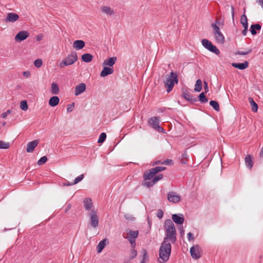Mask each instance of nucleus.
I'll return each instance as SVG.
<instances>
[{"label": "nucleus", "mask_w": 263, "mask_h": 263, "mask_svg": "<svg viewBox=\"0 0 263 263\" xmlns=\"http://www.w3.org/2000/svg\"><path fill=\"white\" fill-rule=\"evenodd\" d=\"M164 228L166 236L164 238L163 241H171L172 243H175L177 240V233L175 225L171 219H166L165 221Z\"/></svg>", "instance_id": "obj_1"}, {"label": "nucleus", "mask_w": 263, "mask_h": 263, "mask_svg": "<svg viewBox=\"0 0 263 263\" xmlns=\"http://www.w3.org/2000/svg\"><path fill=\"white\" fill-rule=\"evenodd\" d=\"M171 253L170 242L163 241L159 250V260L160 263L166 262L169 259Z\"/></svg>", "instance_id": "obj_2"}, {"label": "nucleus", "mask_w": 263, "mask_h": 263, "mask_svg": "<svg viewBox=\"0 0 263 263\" xmlns=\"http://www.w3.org/2000/svg\"><path fill=\"white\" fill-rule=\"evenodd\" d=\"M177 72L171 71L170 74L166 75L163 83L166 91L170 92L173 88L175 84H178L179 79Z\"/></svg>", "instance_id": "obj_3"}, {"label": "nucleus", "mask_w": 263, "mask_h": 263, "mask_svg": "<svg viewBox=\"0 0 263 263\" xmlns=\"http://www.w3.org/2000/svg\"><path fill=\"white\" fill-rule=\"evenodd\" d=\"M77 60L78 56L76 52L72 51L60 63L59 66L61 68H63L65 66L72 65Z\"/></svg>", "instance_id": "obj_4"}, {"label": "nucleus", "mask_w": 263, "mask_h": 263, "mask_svg": "<svg viewBox=\"0 0 263 263\" xmlns=\"http://www.w3.org/2000/svg\"><path fill=\"white\" fill-rule=\"evenodd\" d=\"M165 170V167L156 166L146 171L143 174V178L145 181L152 180L158 173Z\"/></svg>", "instance_id": "obj_5"}, {"label": "nucleus", "mask_w": 263, "mask_h": 263, "mask_svg": "<svg viewBox=\"0 0 263 263\" xmlns=\"http://www.w3.org/2000/svg\"><path fill=\"white\" fill-rule=\"evenodd\" d=\"M211 26L213 28V33L216 42L220 44H223L225 42V39L224 36L220 31L219 27L215 24H212Z\"/></svg>", "instance_id": "obj_6"}, {"label": "nucleus", "mask_w": 263, "mask_h": 263, "mask_svg": "<svg viewBox=\"0 0 263 263\" xmlns=\"http://www.w3.org/2000/svg\"><path fill=\"white\" fill-rule=\"evenodd\" d=\"M201 43L202 46L211 52L215 53L217 55H218L220 53L219 50L215 45H213L211 42L208 40L202 39Z\"/></svg>", "instance_id": "obj_7"}, {"label": "nucleus", "mask_w": 263, "mask_h": 263, "mask_svg": "<svg viewBox=\"0 0 263 263\" xmlns=\"http://www.w3.org/2000/svg\"><path fill=\"white\" fill-rule=\"evenodd\" d=\"M90 217V224L93 228L98 227L99 224V217L97 214V211L92 210L90 213L89 214Z\"/></svg>", "instance_id": "obj_8"}, {"label": "nucleus", "mask_w": 263, "mask_h": 263, "mask_svg": "<svg viewBox=\"0 0 263 263\" xmlns=\"http://www.w3.org/2000/svg\"><path fill=\"white\" fill-rule=\"evenodd\" d=\"M190 253L192 257L195 259H198L201 257V248L198 245H195L190 249Z\"/></svg>", "instance_id": "obj_9"}, {"label": "nucleus", "mask_w": 263, "mask_h": 263, "mask_svg": "<svg viewBox=\"0 0 263 263\" xmlns=\"http://www.w3.org/2000/svg\"><path fill=\"white\" fill-rule=\"evenodd\" d=\"M163 178L162 174H159L158 175L155 176V177L151 181L146 180L143 183V185L146 186L147 187H149L151 186H153L155 183H156L159 180L162 179Z\"/></svg>", "instance_id": "obj_10"}, {"label": "nucleus", "mask_w": 263, "mask_h": 263, "mask_svg": "<svg viewBox=\"0 0 263 263\" xmlns=\"http://www.w3.org/2000/svg\"><path fill=\"white\" fill-rule=\"evenodd\" d=\"M29 36L27 31H21L15 35L14 39L16 42H20L26 40Z\"/></svg>", "instance_id": "obj_11"}, {"label": "nucleus", "mask_w": 263, "mask_h": 263, "mask_svg": "<svg viewBox=\"0 0 263 263\" xmlns=\"http://www.w3.org/2000/svg\"><path fill=\"white\" fill-rule=\"evenodd\" d=\"M167 199L173 203H178L181 199L180 196L177 195L174 192H170L167 194Z\"/></svg>", "instance_id": "obj_12"}, {"label": "nucleus", "mask_w": 263, "mask_h": 263, "mask_svg": "<svg viewBox=\"0 0 263 263\" xmlns=\"http://www.w3.org/2000/svg\"><path fill=\"white\" fill-rule=\"evenodd\" d=\"M19 18V15L13 12L8 13L7 15L6 18L5 19V22L6 23H14L17 21Z\"/></svg>", "instance_id": "obj_13"}, {"label": "nucleus", "mask_w": 263, "mask_h": 263, "mask_svg": "<svg viewBox=\"0 0 263 263\" xmlns=\"http://www.w3.org/2000/svg\"><path fill=\"white\" fill-rule=\"evenodd\" d=\"M160 117H153L148 120V124L155 129L159 126Z\"/></svg>", "instance_id": "obj_14"}, {"label": "nucleus", "mask_w": 263, "mask_h": 263, "mask_svg": "<svg viewBox=\"0 0 263 263\" xmlns=\"http://www.w3.org/2000/svg\"><path fill=\"white\" fill-rule=\"evenodd\" d=\"M39 143V140H34L28 143L27 145L26 151L28 153L32 152L34 151V148L37 146Z\"/></svg>", "instance_id": "obj_15"}, {"label": "nucleus", "mask_w": 263, "mask_h": 263, "mask_svg": "<svg viewBox=\"0 0 263 263\" xmlns=\"http://www.w3.org/2000/svg\"><path fill=\"white\" fill-rule=\"evenodd\" d=\"M86 86L85 83H82L76 86L75 95L78 96L85 91Z\"/></svg>", "instance_id": "obj_16"}, {"label": "nucleus", "mask_w": 263, "mask_h": 263, "mask_svg": "<svg viewBox=\"0 0 263 263\" xmlns=\"http://www.w3.org/2000/svg\"><path fill=\"white\" fill-rule=\"evenodd\" d=\"M183 98L187 100L188 101L191 102L192 103H194L197 101V99L196 98L193 97V96L190 95L187 90L183 91Z\"/></svg>", "instance_id": "obj_17"}, {"label": "nucleus", "mask_w": 263, "mask_h": 263, "mask_svg": "<svg viewBox=\"0 0 263 263\" xmlns=\"http://www.w3.org/2000/svg\"><path fill=\"white\" fill-rule=\"evenodd\" d=\"M172 219L174 222L178 224H182L184 220L182 214H173L172 215Z\"/></svg>", "instance_id": "obj_18"}, {"label": "nucleus", "mask_w": 263, "mask_h": 263, "mask_svg": "<svg viewBox=\"0 0 263 263\" xmlns=\"http://www.w3.org/2000/svg\"><path fill=\"white\" fill-rule=\"evenodd\" d=\"M245 162L246 167L251 170L253 166V162L252 160V156L251 155H247L245 158Z\"/></svg>", "instance_id": "obj_19"}, {"label": "nucleus", "mask_w": 263, "mask_h": 263, "mask_svg": "<svg viewBox=\"0 0 263 263\" xmlns=\"http://www.w3.org/2000/svg\"><path fill=\"white\" fill-rule=\"evenodd\" d=\"M248 62L245 61L243 63H232V66L235 68H238L240 70H243L248 67Z\"/></svg>", "instance_id": "obj_20"}, {"label": "nucleus", "mask_w": 263, "mask_h": 263, "mask_svg": "<svg viewBox=\"0 0 263 263\" xmlns=\"http://www.w3.org/2000/svg\"><path fill=\"white\" fill-rule=\"evenodd\" d=\"M114 69L110 67H106V66L103 68L101 72L100 76L102 77H106L108 75L113 73Z\"/></svg>", "instance_id": "obj_21"}, {"label": "nucleus", "mask_w": 263, "mask_h": 263, "mask_svg": "<svg viewBox=\"0 0 263 263\" xmlns=\"http://www.w3.org/2000/svg\"><path fill=\"white\" fill-rule=\"evenodd\" d=\"M85 42L82 40H76L73 43V48L77 50H80L84 47Z\"/></svg>", "instance_id": "obj_22"}, {"label": "nucleus", "mask_w": 263, "mask_h": 263, "mask_svg": "<svg viewBox=\"0 0 263 263\" xmlns=\"http://www.w3.org/2000/svg\"><path fill=\"white\" fill-rule=\"evenodd\" d=\"M84 206L86 210L89 211L93 206L92 200L90 198H85L83 200Z\"/></svg>", "instance_id": "obj_23"}, {"label": "nucleus", "mask_w": 263, "mask_h": 263, "mask_svg": "<svg viewBox=\"0 0 263 263\" xmlns=\"http://www.w3.org/2000/svg\"><path fill=\"white\" fill-rule=\"evenodd\" d=\"M117 57H111L108 58V59L104 60L103 64L104 66H108L111 67L115 64L116 62L117 61Z\"/></svg>", "instance_id": "obj_24"}, {"label": "nucleus", "mask_w": 263, "mask_h": 263, "mask_svg": "<svg viewBox=\"0 0 263 263\" xmlns=\"http://www.w3.org/2000/svg\"><path fill=\"white\" fill-rule=\"evenodd\" d=\"M60 101V99L57 96H53L50 98L49 100V104L50 106L52 107H54L57 106Z\"/></svg>", "instance_id": "obj_25"}, {"label": "nucleus", "mask_w": 263, "mask_h": 263, "mask_svg": "<svg viewBox=\"0 0 263 263\" xmlns=\"http://www.w3.org/2000/svg\"><path fill=\"white\" fill-rule=\"evenodd\" d=\"M101 10L103 13L108 15H112L114 14V11L108 6H103L101 7Z\"/></svg>", "instance_id": "obj_26"}, {"label": "nucleus", "mask_w": 263, "mask_h": 263, "mask_svg": "<svg viewBox=\"0 0 263 263\" xmlns=\"http://www.w3.org/2000/svg\"><path fill=\"white\" fill-rule=\"evenodd\" d=\"M81 59L83 62L89 63L92 60L93 56L90 53H85L82 55Z\"/></svg>", "instance_id": "obj_27"}, {"label": "nucleus", "mask_w": 263, "mask_h": 263, "mask_svg": "<svg viewBox=\"0 0 263 263\" xmlns=\"http://www.w3.org/2000/svg\"><path fill=\"white\" fill-rule=\"evenodd\" d=\"M261 29V25L259 24L252 25L250 27V31L252 35H255L257 32L256 30H260Z\"/></svg>", "instance_id": "obj_28"}, {"label": "nucleus", "mask_w": 263, "mask_h": 263, "mask_svg": "<svg viewBox=\"0 0 263 263\" xmlns=\"http://www.w3.org/2000/svg\"><path fill=\"white\" fill-rule=\"evenodd\" d=\"M249 102L251 106V109L253 112H256L258 110V105L256 103L254 102L252 98H249Z\"/></svg>", "instance_id": "obj_29"}, {"label": "nucleus", "mask_w": 263, "mask_h": 263, "mask_svg": "<svg viewBox=\"0 0 263 263\" xmlns=\"http://www.w3.org/2000/svg\"><path fill=\"white\" fill-rule=\"evenodd\" d=\"M107 241L106 238H105L101 240L99 244L97 245V249L98 253L101 252L104 249L106 245V242Z\"/></svg>", "instance_id": "obj_30"}, {"label": "nucleus", "mask_w": 263, "mask_h": 263, "mask_svg": "<svg viewBox=\"0 0 263 263\" xmlns=\"http://www.w3.org/2000/svg\"><path fill=\"white\" fill-rule=\"evenodd\" d=\"M126 231L128 233V238H130L133 240L137 238L139 234L138 231H132L130 229H127Z\"/></svg>", "instance_id": "obj_31"}, {"label": "nucleus", "mask_w": 263, "mask_h": 263, "mask_svg": "<svg viewBox=\"0 0 263 263\" xmlns=\"http://www.w3.org/2000/svg\"><path fill=\"white\" fill-rule=\"evenodd\" d=\"M51 92L53 95H58L59 93V88L57 83H52Z\"/></svg>", "instance_id": "obj_32"}, {"label": "nucleus", "mask_w": 263, "mask_h": 263, "mask_svg": "<svg viewBox=\"0 0 263 263\" xmlns=\"http://www.w3.org/2000/svg\"><path fill=\"white\" fill-rule=\"evenodd\" d=\"M202 89V82L200 79H198L195 85L194 90L196 92H200Z\"/></svg>", "instance_id": "obj_33"}, {"label": "nucleus", "mask_w": 263, "mask_h": 263, "mask_svg": "<svg viewBox=\"0 0 263 263\" xmlns=\"http://www.w3.org/2000/svg\"><path fill=\"white\" fill-rule=\"evenodd\" d=\"M240 23L243 27H248V19L245 14H243L241 16Z\"/></svg>", "instance_id": "obj_34"}, {"label": "nucleus", "mask_w": 263, "mask_h": 263, "mask_svg": "<svg viewBox=\"0 0 263 263\" xmlns=\"http://www.w3.org/2000/svg\"><path fill=\"white\" fill-rule=\"evenodd\" d=\"M198 98H199V100L202 103H205L208 102V101L207 98L205 97L204 93L203 92H201L199 95Z\"/></svg>", "instance_id": "obj_35"}, {"label": "nucleus", "mask_w": 263, "mask_h": 263, "mask_svg": "<svg viewBox=\"0 0 263 263\" xmlns=\"http://www.w3.org/2000/svg\"><path fill=\"white\" fill-rule=\"evenodd\" d=\"M210 105L213 107V108L216 111H219V105L218 102L216 101H211L210 102Z\"/></svg>", "instance_id": "obj_36"}, {"label": "nucleus", "mask_w": 263, "mask_h": 263, "mask_svg": "<svg viewBox=\"0 0 263 263\" xmlns=\"http://www.w3.org/2000/svg\"><path fill=\"white\" fill-rule=\"evenodd\" d=\"M10 146L9 142H5L3 141H0V149H7Z\"/></svg>", "instance_id": "obj_37"}, {"label": "nucleus", "mask_w": 263, "mask_h": 263, "mask_svg": "<svg viewBox=\"0 0 263 263\" xmlns=\"http://www.w3.org/2000/svg\"><path fill=\"white\" fill-rule=\"evenodd\" d=\"M27 102L26 100L22 101L20 103V108L23 110H26L28 109Z\"/></svg>", "instance_id": "obj_38"}, {"label": "nucleus", "mask_w": 263, "mask_h": 263, "mask_svg": "<svg viewBox=\"0 0 263 263\" xmlns=\"http://www.w3.org/2000/svg\"><path fill=\"white\" fill-rule=\"evenodd\" d=\"M106 138V134L105 133H101L99 136V138L98 140V142L99 143H103L105 140Z\"/></svg>", "instance_id": "obj_39"}, {"label": "nucleus", "mask_w": 263, "mask_h": 263, "mask_svg": "<svg viewBox=\"0 0 263 263\" xmlns=\"http://www.w3.org/2000/svg\"><path fill=\"white\" fill-rule=\"evenodd\" d=\"M148 259V255L147 251L145 249L143 250V258L141 261H144L146 263V261Z\"/></svg>", "instance_id": "obj_40"}, {"label": "nucleus", "mask_w": 263, "mask_h": 263, "mask_svg": "<svg viewBox=\"0 0 263 263\" xmlns=\"http://www.w3.org/2000/svg\"><path fill=\"white\" fill-rule=\"evenodd\" d=\"M84 178L83 174H81V175L79 176L78 177H76L75 179L74 180V181L73 183H71V184H77L78 182L81 181Z\"/></svg>", "instance_id": "obj_41"}, {"label": "nucleus", "mask_w": 263, "mask_h": 263, "mask_svg": "<svg viewBox=\"0 0 263 263\" xmlns=\"http://www.w3.org/2000/svg\"><path fill=\"white\" fill-rule=\"evenodd\" d=\"M252 51V49H249L248 50H247L246 51H238L237 52L235 53L236 54H239V55H247L249 53H251Z\"/></svg>", "instance_id": "obj_42"}, {"label": "nucleus", "mask_w": 263, "mask_h": 263, "mask_svg": "<svg viewBox=\"0 0 263 263\" xmlns=\"http://www.w3.org/2000/svg\"><path fill=\"white\" fill-rule=\"evenodd\" d=\"M47 160V158L46 156L41 157L37 161V163L38 165H42L45 163Z\"/></svg>", "instance_id": "obj_43"}, {"label": "nucleus", "mask_w": 263, "mask_h": 263, "mask_svg": "<svg viewBox=\"0 0 263 263\" xmlns=\"http://www.w3.org/2000/svg\"><path fill=\"white\" fill-rule=\"evenodd\" d=\"M34 64L37 68H40L43 64L42 60L41 59H36L34 61Z\"/></svg>", "instance_id": "obj_44"}, {"label": "nucleus", "mask_w": 263, "mask_h": 263, "mask_svg": "<svg viewBox=\"0 0 263 263\" xmlns=\"http://www.w3.org/2000/svg\"><path fill=\"white\" fill-rule=\"evenodd\" d=\"M137 255V251L135 249H131L130 250V259H133L135 258Z\"/></svg>", "instance_id": "obj_45"}, {"label": "nucleus", "mask_w": 263, "mask_h": 263, "mask_svg": "<svg viewBox=\"0 0 263 263\" xmlns=\"http://www.w3.org/2000/svg\"><path fill=\"white\" fill-rule=\"evenodd\" d=\"M163 216V212L162 211V210L161 209L158 210L157 211V217L159 218V219H161L162 218Z\"/></svg>", "instance_id": "obj_46"}, {"label": "nucleus", "mask_w": 263, "mask_h": 263, "mask_svg": "<svg viewBox=\"0 0 263 263\" xmlns=\"http://www.w3.org/2000/svg\"><path fill=\"white\" fill-rule=\"evenodd\" d=\"M161 164H165V165H172L173 164V160H172L171 159H166L165 161H163L161 163Z\"/></svg>", "instance_id": "obj_47"}, {"label": "nucleus", "mask_w": 263, "mask_h": 263, "mask_svg": "<svg viewBox=\"0 0 263 263\" xmlns=\"http://www.w3.org/2000/svg\"><path fill=\"white\" fill-rule=\"evenodd\" d=\"M74 103H73L72 104H69L68 106H67V112H71L73 110V108H74Z\"/></svg>", "instance_id": "obj_48"}, {"label": "nucleus", "mask_w": 263, "mask_h": 263, "mask_svg": "<svg viewBox=\"0 0 263 263\" xmlns=\"http://www.w3.org/2000/svg\"><path fill=\"white\" fill-rule=\"evenodd\" d=\"M187 235L189 241L193 240L194 239V235L191 232L188 233Z\"/></svg>", "instance_id": "obj_49"}, {"label": "nucleus", "mask_w": 263, "mask_h": 263, "mask_svg": "<svg viewBox=\"0 0 263 263\" xmlns=\"http://www.w3.org/2000/svg\"><path fill=\"white\" fill-rule=\"evenodd\" d=\"M203 84H204V91H205V92L206 93L209 91V87H208V83L206 81H204Z\"/></svg>", "instance_id": "obj_50"}, {"label": "nucleus", "mask_w": 263, "mask_h": 263, "mask_svg": "<svg viewBox=\"0 0 263 263\" xmlns=\"http://www.w3.org/2000/svg\"><path fill=\"white\" fill-rule=\"evenodd\" d=\"M23 75L24 77L28 78L30 76V72L29 71H26L23 72Z\"/></svg>", "instance_id": "obj_51"}, {"label": "nucleus", "mask_w": 263, "mask_h": 263, "mask_svg": "<svg viewBox=\"0 0 263 263\" xmlns=\"http://www.w3.org/2000/svg\"><path fill=\"white\" fill-rule=\"evenodd\" d=\"M156 130L162 133H165V129H164L162 127H160V126Z\"/></svg>", "instance_id": "obj_52"}, {"label": "nucleus", "mask_w": 263, "mask_h": 263, "mask_svg": "<svg viewBox=\"0 0 263 263\" xmlns=\"http://www.w3.org/2000/svg\"><path fill=\"white\" fill-rule=\"evenodd\" d=\"M243 28L244 29L242 31V34L243 35H246L248 31V27H243Z\"/></svg>", "instance_id": "obj_53"}, {"label": "nucleus", "mask_w": 263, "mask_h": 263, "mask_svg": "<svg viewBox=\"0 0 263 263\" xmlns=\"http://www.w3.org/2000/svg\"><path fill=\"white\" fill-rule=\"evenodd\" d=\"M43 37V35L42 34L37 35L36 36V40L37 41H41L42 40Z\"/></svg>", "instance_id": "obj_54"}, {"label": "nucleus", "mask_w": 263, "mask_h": 263, "mask_svg": "<svg viewBox=\"0 0 263 263\" xmlns=\"http://www.w3.org/2000/svg\"><path fill=\"white\" fill-rule=\"evenodd\" d=\"M135 239H134V240H133V239H132L130 238H128L129 241L130 242L132 245H133L134 246H135Z\"/></svg>", "instance_id": "obj_55"}, {"label": "nucleus", "mask_w": 263, "mask_h": 263, "mask_svg": "<svg viewBox=\"0 0 263 263\" xmlns=\"http://www.w3.org/2000/svg\"><path fill=\"white\" fill-rule=\"evenodd\" d=\"M231 12L232 18L234 19V8L233 6H231Z\"/></svg>", "instance_id": "obj_56"}, {"label": "nucleus", "mask_w": 263, "mask_h": 263, "mask_svg": "<svg viewBox=\"0 0 263 263\" xmlns=\"http://www.w3.org/2000/svg\"><path fill=\"white\" fill-rule=\"evenodd\" d=\"M7 115H8L7 112H4L2 114L1 117H2L3 118H6L7 117Z\"/></svg>", "instance_id": "obj_57"}, {"label": "nucleus", "mask_w": 263, "mask_h": 263, "mask_svg": "<svg viewBox=\"0 0 263 263\" xmlns=\"http://www.w3.org/2000/svg\"><path fill=\"white\" fill-rule=\"evenodd\" d=\"M179 230H180V233L182 234V235H183L184 234V231L183 230V228L182 226H180L179 227Z\"/></svg>", "instance_id": "obj_58"}, {"label": "nucleus", "mask_w": 263, "mask_h": 263, "mask_svg": "<svg viewBox=\"0 0 263 263\" xmlns=\"http://www.w3.org/2000/svg\"><path fill=\"white\" fill-rule=\"evenodd\" d=\"M124 216H125V218L126 219H131V220H132V218H130V216L129 214H125Z\"/></svg>", "instance_id": "obj_59"}, {"label": "nucleus", "mask_w": 263, "mask_h": 263, "mask_svg": "<svg viewBox=\"0 0 263 263\" xmlns=\"http://www.w3.org/2000/svg\"><path fill=\"white\" fill-rule=\"evenodd\" d=\"M259 156L260 157H263V146H262V147L261 148V149L260 152V153H259Z\"/></svg>", "instance_id": "obj_60"}, {"label": "nucleus", "mask_w": 263, "mask_h": 263, "mask_svg": "<svg viewBox=\"0 0 263 263\" xmlns=\"http://www.w3.org/2000/svg\"><path fill=\"white\" fill-rule=\"evenodd\" d=\"M187 156V154H186V153H184V154H183V155H182V157H183V158H182V159H186V157Z\"/></svg>", "instance_id": "obj_61"}, {"label": "nucleus", "mask_w": 263, "mask_h": 263, "mask_svg": "<svg viewBox=\"0 0 263 263\" xmlns=\"http://www.w3.org/2000/svg\"><path fill=\"white\" fill-rule=\"evenodd\" d=\"M71 208L70 205H68L65 210V212H67Z\"/></svg>", "instance_id": "obj_62"}, {"label": "nucleus", "mask_w": 263, "mask_h": 263, "mask_svg": "<svg viewBox=\"0 0 263 263\" xmlns=\"http://www.w3.org/2000/svg\"><path fill=\"white\" fill-rule=\"evenodd\" d=\"M181 162L184 164L186 163V161L184 160H183V159H181Z\"/></svg>", "instance_id": "obj_63"}, {"label": "nucleus", "mask_w": 263, "mask_h": 263, "mask_svg": "<svg viewBox=\"0 0 263 263\" xmlns=\"http://www.w3.org/2000/svg\"><path fill=\"white\" fill-rule=\"evenodd\" d=\"M124 263H130V260H125Z\"/></svg>", "instance_id": "obj_64"}]
</instances>
